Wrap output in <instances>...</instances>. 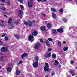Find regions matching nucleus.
Listing matches in <instances>:
<instances>
[{"label": "nucleus", "instance_id": "f257e3e1", "mask_svg": "<svg viewBox=\"0 0 77 77\" xmlns=\"http://www.w3.org/2000/svg\"><path fill=\"white\" fill-rule=\"evenodd\" d=\"M45 66L44 68V70L45 72H47L49 69V65L47 63H45Z\"/></svg>", "mask_w": 77, "mask_h": 77}, {"label": "nucleus", "instance_id": "f03ea898", "mask_svg": "<svg viewBox=\"0 0 77 77\" xmlns=\"http://www.w3.org/2000/svg\"><path fill=\"white\" fill-rule=\"evenodd\" d=\"M1 50L2 52H8L9 51V50L6 47H3L1 49Z\"/></svg>", "mask_w": 77, "mask_h": 77}, {"label": "nucleus", "instance_id": "7ed1b4c3", "mask_svg": "<svg viewBox=\"0 0 77 77\" xmlns=\"http://www.w3.org/2000/svg\"><path fill=\"white\" fill-rule=\"evenodd\" d=\"M39 65V62L38 61H35L33 62V65L34 68H36Z\"/></svg>", "mask_w": 77, "mask_h": 77}, {"label": "nucleus", "instance_id": "20e7f679", "mask_svg": "<svg viewBox=\"0 0 77 77\" xmlns=\"http://www.w3.org/2000/svg\"><path fill=\"white\" fill-rule=\"evenodd\" d=\"M24 23L25 25L29 26H32V22L30 21H29L27 22H24Z\"/></svg>", "mask_w": 77, "mask_h": 77}, {"label": "nucleus", "instance_id": "39448f33", "mask_svg": "<svg viewBox=\"0 0 77 77\" xmlns=\"http://www.w3.org/2000/svg\"><path fill=\"white\" fill-rule=\"evenodd\" d=\"M28 40L31 41V42H33L34 41L33 36L32 35H29L28 38Z\"/></svg>", "mask_w": 77, "mask_h": 77}, {"label": "nucleus", "instance_id": "423d86ee", "mask_svg": "<svg viewBox=\"0 0 77 77\" xmlns=\"http://www.w3.org/2000/svg\"><path fill=\"white\" fill-rule=\"evenodd\" d=\"M39 47H40V44L39 43H36L35 46L34 48L36 50H38L39 48Z\"/></svg>", "mask_w": 77, "mask_h": 77}, {"label": "nucleus", "instance_id": "0eeeda50", "mask_svg": "<svg viewBox=\"0 0 77 77\" xmlns=\"http://www.w3.org/2000/svg\"><path fill=\"white\" fill-rule=\"evenodd\" d=\"M44 42V43H46V45L48 47H50V44L49 43V41L48 40H46Z\"/></svg>", "mask_w": 77, "mask_h": 77}, {"label": "nucleus", "instance_id": "6e6552de", "mask_svg": "<svg viewBox=\"0 0 77 77\" xmlns=\"http://www.w3.org/2000/svg\"><path fill=\"white\" fill-rule=\"evenodd\" d=\"M57 31L59 33H63V29L62 28H60L57 29Z\"/></svg>", "mask_w": 77, "mask_h": 77}, {"label": "nucleus", "instance_id": "1a4fd4ad", "mask_svg": "<svg viewBox=\"0 0 77 77\" xmlns=\"http://www.w3.org/2000/svg\"><path fill=\"white\" fill-rule=\"evenodd\" d=\"M5 25H4V21L0 20V26L1 27H3Z\"/></svg>", "mask_w": 77, "mask_h": 77}, {"label": "nucleus", "instance_id": "9d476101", "mask_svg": "<svg viewBox=\"0 0 77 77\" xmlns=\"http://www.w3.org/2000/svg\"><path fill=\"white\" fill-rule=\"evenodd\" d=\"M41 30H42L43 32H45L47 30L45 29V26H42L41 27Z\"/></svg>", "mask_w": 77, "mask_h": 77}, {"label": "nucleus", "instance_id": "9b49d317", "mask_svg": "<svg viewBox=\"0 0 77 77\" xmlns=\"http://www.w3.org/2000/svg\"><path fill=\"white\" fill-rule=\"evenodd\" d=\"M8 27L9 29H12V28L14 27V26H13V25L12 24H9L8 25Z\"/></svg>", "mask_w": 77, "mask_h": 77}, {"label": "nucleus", "instance_id": "f8f14e48", "mask_svg": "<svg viewBox=\"0 0 77 77\" xmlns=\"http://www.w3.org/2000/svg\"><path fill=\"white\" fill-rule=\"evenodd\" d=\"M27 54L26 53H24L21 56V57L23 58H24V57H27Z\"/></svg>", "mask_w": 77, "mask_h": 77}, {"label": "nucleus", "instance_id": "ddd939ff", "mask_svg": "<svg viewBox=\"0 0 77 77\" xmlns=\"http://www.w3.org/2000/svg\"><path fill=\"white\" fill-rule=\"evenodd\" d=\"M52 15L53 18H54V19H56V18L57 17V16L56 15V14L54 13H52Z\"/></svg>", "mask_w": 77, "mask_h": 77}, {"label": "nucleus", "instance_id": "4468645a", "mask_svg": "<svg viewBox=\"0 0 77 77\" xmlns=\"http://www.w3.org/2000/svg\"><path fill=\"white\" fill-rule=\"evenodd\" d=\"M50 56H51V53L50 52H49L47 53L45 55V57H50Z\"/></svg>", "mask_w": 77, "mask_h": 77}, {"label": "nucleus", "instance_id": "2eb2a0df", "mask_svg": "<svg viewBox=\"0 0 77 77\" xmlns=\"http://www.w3.org/2000/svg\"><path fill=\"white\" fill-rule=\"evenodd\" d=\"M32 34L33 36H36V35H38V32H37V31H35L32 32Z\"/></svg>", "mask_w": 77, "mask_h": 77}, {"label": "nucleus", "instance_id": "dca6fc26", "mask_svg": "<svg viewBox=\"0 0 77 77\" xmlns=\"http://www.w3.org/2000/svg\"><path fill=\"white\" fill-rule=\"evenodd\" d=\"M70 73H71L72 76H74V75H75V73H74V71L70 70Z\"/></svg>", "mask_w": 77, "mask_h": 77}, {"label": "nucleus", "instance_id": "f3484780", "mask_svg": "<svg viewBox=\"0 0 77 77\" xmlns=\"http://www.w3.org/2000/svg\"><path fill=\"white\" fill-rule=\"evenodd\" d=\"M51 11H52L53 12H57V10L55 9L54 8H51Z\"/></svg>", "mask_w": 77, "mask_h": 77}, {"label": "nucleus", "instance_id": "a211bd4d", "mask_svg": "<svg viewBox=\"0 0 77 77\" xmlns=\"http://www.w3.org/2000/svg\"><path fill=\"white\" fill-rule=\"evenodd\" d=\"M58 64H59V62L58 61L55 60V63H54V64L55 66H57L58 65Z\"/></svg>", "mask_w": 77, "mask_h": 77}, {"label": "nucleus", "instance_id": "6ab92c4d", "mask_svg": "<svg viewBox=\"0 0 77 77\" xmlns=\"http://www.w3.org/2000/svg\"><path fill=\"white\" fill-rule=\"evenodd\" d=\"M28 6L29 7H32V5H33V3L30 2H28Z\"/></svg>", "mask_w": 77, "mask_h": 77}, {"label": "nucleus", "instance_id": "aec40b11", "mask_svg": "<svg viewBox=\"0 0 77 77\" xmlns=\"http://www.w3.org/2000/svg\"><path fill=\"white\" fill-rule=\"evenodd\" d=\"M7 72H10L11 71V69L10 67H7Z\"/></svg>", "mask_w": 77, "mask_h": 77}, {"label": "nucleus", "instance_id": "412c9836", "mask_svg": "<svg viewBox=\"0 0 77 77\" xmlns=\"http://www.w3.org/2000/svg\"><path fill=\"white\" fill-rule=\"evenodd\" d=\"M23 13V11L21 10H19V14L20 15H21Z\"/></svg>", "mask_w": 77, "mask_h": 77}, {"label": "nucleus", "instance_id": "4be33fe9", "mask_svg": "<svg viewBox=\"0 0 77 77\" xmlns=\"http://www.w3.org/2000/svg\"><path fill=\"white\" fill-rule=\"evenodd\" d=\"M52 57L53 59H56V55L55 54H53L52 55Z\"/></svg>", "mask_w": 77, "mask_h": 77}, {"label": "nucleus", "instance_id": "5701e85b", "mask_svg": "<svg viewBox=\"0 0 77 77\" xmlns=\"http://www.w3.org/2000/svg\"><path fill=\"white\" fill-rule=\"evenodd\" d=\"M38 59L39 57H38L36 55H35L34 58V60H38Z\"/></svg>", "mask_w": 77, "mask_h": 77}, {"label": "nucleus", "instance_id": "b1692460", "mask_svg": "<svg viewBox=\"0 0 77 77\" xmlns=\"http://www.w3.org/2000/svg\"><path fill=\"white\" fill-rule=\"evenodd\" d=\"M14 36L17 39H20V36L18 35H17V34H15L14 35Z\"/></svg>", "mask_w": 77, "mask_h": 77}, {"label": "nucleus", "instance_id": "393cba45", "mask_svg": "<svg viewBox=\"0 0 77 77\" xmlns=\"http://www.w3.org/2000/svg\"><path fill=\"white\" fill-rule=\"evenodd\" d=\"M62 21L64 22H66L67 21V19L65 18H63L62 19Z\"/></svg>", "mask_w": 77, "mask_h": 77}, {"label": "nucleus", "instance_id": "a878e982", "mask_svg": "<svg viewBox=\"0 0 77 77\" xmlns=\"http://www.w3.org/2000/svg\"><path fill=\"white\" fill-rule=\"evenodd\" d=\"M14 23L15 24H16V25H17V24H19V23L17 20H16L14 22Z\"/></svg>", "mask_w": 77, "mask_h": 77}, {"label": "nucleus", "instance_id": "bb28decb", "mask_svg": "<svg viewBox=\"0 0 77 77\" xmlns=\"http://www.w3.org/2000/svg\"><path fill=\"white\" fill-rule=\"evenodd\" d=\"M68 48L66 47H65L64 48H63V50H64V51H66L68 50Z\"/></svg>", "mask_w": 77, "mask_h": 77}, {"label": "nucleus", "instance_id": "cd10ccee", "mask_svg": "<svg viewBox=\"0 0 77 77\" xmlns=\"http://www.w3.org/2000/svg\"><path fill=\"white\" fill-rule=\"evenodd\" d=\"M47 27L49 29H50V28H51V24H50V23H48L47 24Z\"/></svg>", "mask_w": 77, "mask_h": 77}, {"label": "nucleus", "instance_id": "c85d7f7f", "mask_svg": "<svg viewBox=\"0 0 77 77\" xmlns=\"http://www.w3.org/2000/svg\"><path fill=\"white\" fill-rule=\"evenodd\" d=\"M6 3L8 5H10V4H11V1H10L9 0H8L6 2Z\"/></svg>", "mask_w": 77, "mask_h": 77}, {"label": "nucleus", "instance_id": "c756f323", "mask_svg": "<svg viewBox=\"0 0 77 77\" xmlns=\"http://www.w3.org/2000/svg\"><path fill=\"white\" fill-rule=\"evenodd\" d=\"M20 74V71L18 70H16V75H18Z\"/></svg>", "mask_w": 77, "mask_h": 77}, {"label": "nucleus", "instance_id": "7c9ffc66", "mask_svg": "<svg viewBox=\"0 0 77 77\" xmlns=\"http://www.w3.org/2000/svg\"><path fill=\"white\" fill-rule=\"evenodd\" d=\"M51 31L53 34H55V33H56V29H52Z\"/></svg>", "mask_w": 77, "mask_h": 77}, {"label": "nucleus", "instance_id": "2f4dec72", "mask_svg": "<svg viewBox=\"0 0 77 77\" xmlns=\"http://www.w3.org/2000/svg\"><path fill=\"white\" fill-rule=\"evenodd\" d=\"M58 44L59 47H61V45H62V43H61V42L60 41L58 43Z\"/></svg>", "mask_w": 77, "mask_h": 77}, {"label": "nucleus", "instance_id": "473e14b6", "mask_svg": "<svg viewBox=\"0 0 77 77\" xmlns=\"http://www.w3.org/2000/svg\"><path fill=\"white\" fill-rule=\"evenodd\" d=\"M12 19L11 18L9 19L8 20V23H11V22H12Z\"/></svg>", "mask_w": 77, "mask_h": 77}, {"label": "nucleus", "instance_id": "72a5a7b5", "mask_svg": "<svg viewBox=\"0 0 77 77\" xmlns=\"http://www.w3.org/2000/svg\"><path fill=\"white\" fill-rule=\"evenodd\" d=\"M4 60V57L2 56L0 57V60L3 61Z\"/></svg>", "mask_w": 77, "mask_h": 77}, {"label": "nucleus", "instance_id": "f704fd0d", "mask_svg": "<svg viewBox=\"0 0 77 77\" xmlns=\"http://www.w3.org/2000/svg\"><path fill=\"white\" fill-rule=\"evenodd\" d=\"M8 39H9V38H8V37L5 36L4 37V39L5 41H8Z\"/></svg>", "mask_w": 77, "mask_h": 77}, {"label": "nucleus", "instance_id": "c9c22d12", "mask_svg": "<svg viewBox=\"0 0 77 77\" xmlns=\"http://www.w3.org/2000/svg\"><path fill=\"white\" fill-rule=\"evenodd\" d=\"M51 74H52V75H51L52 77H53V76H54V75H55V73H54V72H52Z\"/></svg>", "mask_w": 77, "mask_h": 77}, {"label": "nucleus", "instance_id": "e433bc0d", "mask_svg": "<svg viewBox=\"0 0 77 77\" xmlns=\"http://www.w3.org/2000/svg\"><path fill=\"white\" fill-rule=\"evenodd\" d=\"M20 8H21V9H24V6H23V5H21L20 6Z\"/></svg>", "mask_w": 77, "mask_h": 77}, {"label": "nucleus", "instance_id": "4c0bfd02", "mask_svg": "<svg viewBox=\"0 0 77 77\" xmlns=\"http://www.w3.org/2000/svg\"><path fill=\"white\" fill-rule=\"evenodd\" d=\"M6 35V34L3 33L1 35V36L2 37H4V36H5Z\"/></svg>", "mask_w": 77, "mask_h": 77}, {"label": "nucleus", "instance_id": "58836bf2", "mask_svg": "<svg viewBox=\"0 0 77 77\" xmlns=\"http://www.w3.org/2000/svg\"><path fill=\"white\" fill-rule=\"evenodd\" d=\"M38 2H41L42 1V2H46L47 0H37Z\"/></svg>", "mask_w": 77, "mask_h": 77}, {"label": "nucleus", "instance_id": "ea45409f", "mask_svg": "<svg viewBox=\"0 0 77 77\" xmlns=\"http://www.w3.org/2000/svg\"><path fill=\"white\" fill-rule=\"evenodd\" d=\"M3 45V42L0 40V45Z\"/></svg>", "mask_w": 77, "mask_h": 77}, {"label": "nucleus", "instance_id": "a19ab883", "mask_svg": "<svg viewBox=\"0 0 77 77\" xmlns=\"http://www.w3.org/2000/svg\"><path fill=\"white\" fill-rule=\"evenodd\" d=\"M23 63V61L22 60H20V61L19 62V64H21Z\"/></svg>", "mask_w": 77, "mask_h": 77}, {"label": "nucleus", "instance_id": "79ce46f5", "mask_svg": "<svg viewBox=\"0 0 77 77\" xmlns=\"http://www.w3.org/2000/svg\"><path fill=\"white\" fill-rule=\"evenodd\" d=\"M5 14L7 15H11V14L9 13H5Z\"/></svg>", "mask_w": 77, "mask_h": 77}, {"label": "nucleus", "instance_id": "37998d69", "mask_svg": "<svg viewBox=\"0 0 77 77\" xmlns=\"http://www.w3.org/2000/svg\"><path fill=\"white\" fill-rule=\"evenodd\" d=\"M63 11V10L62 8L60 9L59 11L60 12H62Z\"/></svg>", "mask_w": 77, "mask_h": 77}, {"label": "nucleus", "instance_id": "c03bdc74", "mask_svg": "<svg viewBox=\"0 0 77 77\" xmlns=\"http://www.w3.org/2000/svg\"><path fill=\"white\" fill-rule=\"evenodd\" d=\"M19 2H20V3H23V0H18Z\"/></svg>", "mask_w": 77, "mask_h": 77}, {"label": "nucleus", "instance_id": "a18cd8bd", "mask_svg": "<svg viewBox=\"0 0 77 77\" xmlns=\"http://www.w3.org/2000/svg\"><path fill=\"white\" fill-rule=\"evenodd\" d=\"M48 41H52L53 40L51 38H49L48 39Z\"/></svg>", "mask_w": 77, "mask_h": 77}, {"label": "nucleus", "instance_id": "49530a36", "mask_svg": "<svg viewBox=\"0 0 77 77\" xmlns=\"http://www.w3.org/2000/svg\"><path fill=\"white\" fill-rule=\"evenodd\" d=\"M1 9L2 10H3V11H5L6 10V8H2Z\"/></svg>", "mask_w": 77, "mask_h": 77}, {"label": "nucleus", "instance_id": "de8ad7c7", "mask_svg": "<svg viewBox=\"0 0 77 77\" xmlns=\"http://www.w3.org/2000/svg\"><path fill=\"white\" fill-rule=\"evenodd\" d=\"M40 42H42V43L43 44V43H44V41H43V40H42V39H40Z\"/></svg>", "mask_w": 77, "mask_h": 77}, {"label": "nucleus", "instance_id": "09e8293b", "mask_svg": "<svg viewBox=\"0 0 77 77\" xmlns=\"http://www.w3.org/2000/svg\"><path fill=\"white\" fill-rule=\"evenodd\" d=\"M51 50H52V49H51V48H48V51H51Z\"/></svg>", "mask_w": 77, "mask_h": 77}, {"label": "nucleus", "instance_id": "8fccbe9b", "mask_svg": "<svg viewBox=\"0 0 77 77\" xmlns=\"http://www.w3.org/2000/svg\"><path fill=\"white\" fill-rule=\"evenodd\" d=\"M1 2H2V3H5V0H0Z\"/></svg>", "mask_w": 77, "mask_h": 77}, {"label": "nucleus", "instance_id": "3c124183", "mask_svg": "<svg viewBox=\"0 0 77 77\" xmlns=\"http://www.w3.org/2000/svg\"><path fill=\"white\" fill-rule=\"evenodd\" d=\"M58 67L59 68H61V65H58Z\"/></svg>", "mask_w": 77, "mask_h": 77}, {"label": "nucleus", "instance_id": "603ef678", "mask_svg": "<svg viewBox=\"0 0 77 77\" xmlns=\"http://www.w3.org/2000/svg\"><path fill=\"white\" fill-rule=\"evenodd\" d=\"M73 61H71V62H70L71 64H73Z\"/></svg>", "mask_w": 77, "mask_h": 77}, {"label": "nucleus", "instance_id": "864d4df0", "mask_svg": "<svg viewBox=\"0 0 77 77\" xmlns=\"http://www.w3.org/2000/svg\"><path fill=\"white\" fill-rule=\"evenodd\" d=\"M4 16L5 18H8V16H7L6 15H4Z\"/></svg>", "mask_w": 77, "mask_h": 77}, {"label": "nucleus", "instance_id": "5fc2aeb1", "mask_svg": "<svg viewBox=\"0 0 77 77\" xmlns=\"http://www.w3.org/2000/svg\"><path fill=\"white\" fill-rule=\"evenodd\" d=\"M72 29V27H70L69 28V30H70Z\"/></svg>", "mask_w": 77, "mask_h": 77}, {"label": "nucleus", "instance_id": "6e6d98bb", "mask_svg": "<svg viewBox=\"0 0 77 77\" xmlns=\"http://www.w3.org/2000/svg\"><path fill=\"white\" fill-rule=\"evenodd\" d=\"M35 20H33L32 21V23H35Z\"/></svg>", "mask_w": 77, "mask_h": 77}, {"label": "nucleus", "instance_id": "4d7b16f0", "mask_svg": "<svg viewBox=\"0 0 77 77\" xmlns=\"http://www.w3.org/2000/svg\"><path fill=\"white\" fill-rule=\"evenodd\" d=\"M48 77V75H46V76H45V77Z\"/></svg>", "mask_w": 77, "mask_h": 77}, {"label": "nucleus", "instance_id": "13d9d810", "mask_svg": "<svg viewBox=\"0 0 77 77\" xmlns=\"http://www.w3.org/2000/svg\"><path fill=\"white\" fill-rule=\"evenodd\" d=\"M42 15H43V16H45V15H46L45 14H42Z\"/></svg>", "mask_w": 77, "mask_h": 77}, {"label": "nucleus", "instance_id": "bf43d9fd", "mask_svg": "<svg viewBox=\"0 0 77 77\" xmlns=\"http://www.w3.org/2000/svg\"><path fill=\"white\" fill-rule=\"evenodd\" d=\"M1 5V6H4V4H2Z\"/></svg>", "mask_w": 77, "mask_h": 77}, {"label": "nucleus", "instance_id": "052dcab7", "mask_svg": "<svg viewBox=\"0 0 77 77\" xmlns=\"http://www.w3.org/2000/svg\"><path fill=\"white\" fill-rule=\"evenodd\" d=\"M29 1H31V2H32V1H33V0H28Z\"/></svg>", "mask_w": 77, "mask_h": 77}, {"label": "nucleus", "instance_id": "680f3d73", "mask_svg": "<svg viewBox=\"0 0 77 77\" xmlns=\"http://www.w3.org/2000/svg\"><path fill=\"white\" fill-rule=\"evenodd\" d=\"M75 68L76 69H77V66L75 67Z\"/></svg>", "mask_w": 77, "mask_h": 77}, {"label": "nucleus", "instance_id": "e2e57ef3", "mask_svg": "<svg viewBox=\"0 0 77 77\" xmlns=\"http://www.w3.org/2000/svg\"><path fill=\"white\" fill-rule=\"evenodd\" d=\"M63 43L64 44H65V42H63Z\"/></svg>", "mask_w": 77, "mask_h": 77}, {"label": "nucleus", "instance_id": "0e129e2a", "mask_svg": "<svg viewBox=\"0 0 77 77\" xmlns=\"http://www.w3.org/2000/svg\"><path fill=\"white\" fill-rule=\"evenodd\" d=\"M45 24H47V22L45 21Z\"/></svg>", "mask_w": 77, "mask_h": 77}, {"label": "nucleus", "instance_id": "69168bd1", "mask_svg": "<svg viewBox=\"0 0 77 77\" xmlns=\"http://www.w3.org/2000/svg\"><path fill=\"white\" fill-rule=\"evenodd\" d=\"M68 1H69V2H71V1H72V0H68Z\"/></svg>", "mask_w": 77, "mask_h": 77}, {"label": "nucleus", "instance_id": "338daca9", "mask_svg": "<svg viewBox=\"0 0 77 77\" xmlns=\"http://www.w3.org/2000/svg\"><path fill=\"white\" fill-rule=\"evenodd\" d=\"M76 5H77V1H76Z\"/></svg>", "mask_w": 77, "mask_h": 77}, {"label": "nucleus", "instance_id": "774afa93", "mask_svg": "<svg viewBox=\"0 0 77 77\" xmlns=\"http://www.w3.org/2000/svg\"><path fill=\"white\" fill-rule=\"evenodd\" d=\"M1 66H0V69H1Z\"/></svg>", "mask_w": 77, "mask_h": 77}]
</instances>
